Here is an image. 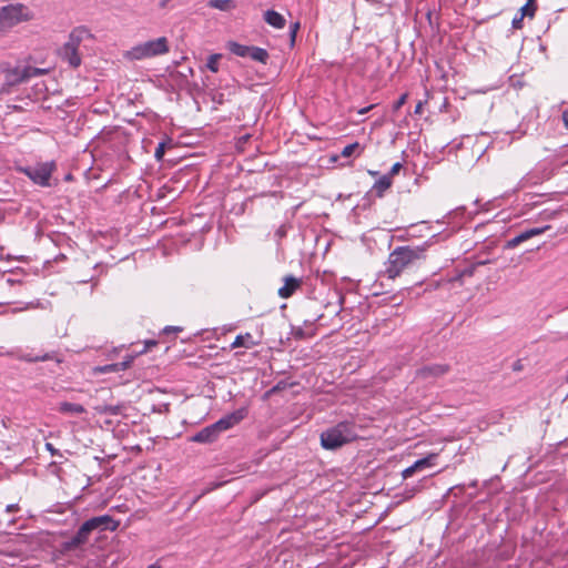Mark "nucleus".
Instances as JSON below:
<instances>
[{
  "label": "nucleus",
  "mask_w": 568,
  "mask_h": 568,
  "mask_svg": "<svg viewBox=\"0 0 568 568\" xmlns=\"http://www.w3.org/2000/svg\"><path fill=\"white\" fill-rule=\"evenodd\" d=\"M428 244L423 245H405L398 246L388 255L385 263V270L381 273V277L394 280L399 276L406 268L414 266L418 261L425 258Z\"/></svg>",
  "instance_id": "f257e3e1"
},
{
  "label": "nucleus",
  "mask_w": 568,
  "mask_h": 568,
  "mask_svg": "<svg viewBox=\"0 0 568 568\" xmlns=\"http://www.w3.org/2000/svg\"><path fill=\"white\" fill-rule=\"evenodd\" d=\"M247 408L241 407L223 417L215 423L202 428L200 432L190 437V440L199 444H212L217 440L222 432H225L240 424L247 416Z\"/></svg>",
  "instance_id": "f03ea898"
},
{
  "label": "nucleus",
  "mask_w": 568,
  "mask_h": 568,
  "mask_svg": "<svg viewBox=\"0 0 568 568\" xmlns=\"http://www.w3.org/2000/svg\"><path fill=\"white\" fill-rule=\"evenodd\" d=\"M358 437L356 425L351 420H343L321 433V445L326 450H336Z\"/></svg>",
  "instance_id": "7ed1b4c3"
},
{
  "label": "nucleus",
  "mask_w": 568,
  "mask_h": 568,
  "mask_svg": "<svg viewBox=\"0 0 568 568\" xmlns=\"http://www.w3.org/2000/svg\"><path fill=\"white\" fill-rule=\"evenodd\" d=\"M91 34L84 27H78L71 31L68 41L59 49V55L62 61L67 62L71 68L81 65L82 59L79 53L81 42Z\"/></svg>",
  "instance_id": "20e7f679"
},
{
  "label": "nucleus",
  "mask_w": 568,
  "mask_h": 568,
  "mask_svg": "<svg viewBox=\"0 0 568 568\" xmlns=\"http://www.w3.org/2000/svg\"><path fill=\"white\" fill-rule=\"evenodd\" d=\"M32 12L23 3H9L0 8V34L14 26L32 19Z\"/></svg>",
  "instance_id": "39448f33"
},
{
  "label": "nucleus",
  "mask_w": 568,
  "mask_h": 568,
  "mask_svg": "<svg viewBox=\"0 0 568 568\" xmlns=\"http://www.w3.org/2000/svg\"><path fill=\"white\" fill-rule=\"evenodd\" d=\"M169 52V42L165 37L145 41L134 45L128 51V57L132 60H143L162 55Z\"/></svg>",
  "instance_id": "423d86ee"
},
{
  "label": "nucleus",
  "mask_w": 568,
  "mask_h": 568,
  "mask_svg": "<svg viewBox=\"0 0 568 568\" xmlns=\"http://www.w3.org/2000/svg\"><path fill=\"white\" fill-rule=\"evenodd\" d=\"M18 170L28 176L34 184L48 187L51 185L50 180L53 171L55 170V163L53 161L41 162L34 165L20 166Z\"/></svg>",
  "instance_id": "0eeeda50"
},
{
  "label": "nucleus",
  "mask_w": 568,
  "mask_h": 568,
  "mask_svg": "<svg viewBox=\"0 0 568 568\" xmlns=\"http://www.w3.org/2000/svg\"><path fill=\"white\" fill-rule=\"evenodd\" d=\"M6 84L17 85L28 81L33 77H39L45 73L44 69H39L30 65L18 64L12 68L3 69Z\"/></svg>",
  "instance_id": "6e6552de"
},
{
  "label": "nucleus",
  "mask_w": 568,
  "mask_h": 568,
  "mask_svg": "<svg viewBox=\"0 0 568 568\" xmlns=\"http://www.w3.org/2000/svg\"><path fill=\"white\" fill-rule=\"evenodd\" d=\"M94 530L91 529L88 521L85 520L77 530L73 537L63 542V548L65 550H73L79 548L80 546L87 544L91 534Z\"/></svg>",
  "instance_id": "1a4fd4ad"
},
{
  "label": "nucleus",
  "mask_w": 568,
  "mask_h": 568,
  "mask_svg": "<svg viewBox=\"0 0 568 568\" xmlns=\"http://www.w3.org/2000/svg\"><path fill=\"white\" fill-rule=\"evenodd\" d=\"M87 521L92 530H94V531L97 530L99 532L106 531V530L115 531L120 525V521L115 520L110 515L92 517V518L88 519Z\"/></svg>",
  "instance_id": "9d476101"
},
{
  "label": "nucleus",
  "mask_w": 568,
  "mask_h": 568,
  "mask_svg": "<svg viewBox=\"0 0 568 568\" xmlns=\"http://www.w3.org/2000/svg\"><path fill=\"white\" fill-rule=\"evenodd\" d=\"M436 459L437 454H429L426 457L416 460L412 466L405 468L402 471L403 478L407 479L412 477L415 473L433 467L435 465Z\"/></svg>",
  "instance_id": "9b49d317"
},
{
  "label": "nucleus",
  "mask_w": 568,
  "mask_h": 568,
  "mask_svg": "<svg viewBox=\"0 0 568 568\" xmlns=\"http://www.w3.org/2000/svg\"><path fill=\"white\" fill-rule=\"evenodd\" d=\"M133 359L134 356L130 355L122 362L97 366L93 368V372L94 374H109L126 371L131 366Z\"/></svg>",
  "instance_id": "f8f14e48"
},
{
  "label": "nucleus",
  "mask_w": 568,
  "mask_h": 568,
  "mask_svg": "<svg viewBox=\"0 0 568 568\" xmlns=\"http://www.w3.org/2000/svg\"><path fill=\"white\" fill-rule=\"evenodd\" d=\"M283 281V286L278 288V295L282 298L291 297L302 285V280L293 275L284 276Z\"/></svg>",
  "instance_id": "ddd939ff"
},
{
  "label": "nucleus",
  "mask_w": 568,
  "mask_h": 568,
  "mask_svg": "<svg viewBox=\"0 0 568 568\" xmlns=\"http://www.w3.org/2000/svg\"><path fill=\"white\" fill-rule=\"evenodd\" d=\"M263 17L265 22L275 29H283L286 24L285 18L275 10H266Z\"/></svg>",
  "instance_id": "4468645a"
},
{
  "label": "nucleus",
  "mask_w": 568,
  "mask_h": 568,
  "mask_svg": "<svg viewBox=\"0 0 568 568\" xmlns=\"http://www.w3.org/2000/svg\"><path fill=\"white\" fill-rule=\"evenodd\" d=\"M258 344L257 341L253 338L251 333L240 334L235 337L234 342L231 344V348L244 347L252 348Z\"/></svg>",
  "instance_id": "2eb2a0df"
},
{
  "label": "nucleus",
  "mask_w": 568,
  "mask_h": 568,
  "mask_svg": "<svg viewBox=\"0 0 568 568\" xmlns=\"http://www.w3.org/2000/svg\"><path fill=\"white\" fill-rule=\"evenodd\" d=\"M20 359L27 363H36V362H45V361H57L60 363L61 361L58 358V354L55 352H47L41 355H31V354H23L20 356Z\"/></svg>",
  "instance_id": "dca6fc26"
},
{
  "label": "nucleus",
  "mask_w": 568,
  "mask_h": 568,
  "mask_svg": "<svg viewBox=\"0 0 568 568\" xmlns=\"http://www.w3.org/2000/svg\"><path fill=\"white\" fill-rule=\"evenodd\" d=\"M448 371H449L448 365L433 364V365L424 366L419 371V374L424 377H428V376L437 377V376H442V375L446 374Z\"/></svg>",
  "instance_id": "f3484780"
},
{
  "label": "nucleus",
  "mask_w": 568,
  "mask_h": 568,
  "mask_svg": "<svg viewBox=\"0 0 568 568\" xmlns=\"http://www.w3.org/2000/svg\"><path fill=\"white\" fill-rule=\"evenodd\" d=\"M58 412L64 415H81L85 413L84 406L81 404L62 402L58 406Z\"/></svg>",
  "instance_id": "a211bd4d"
},
{
  "label": "nucleus",
  "mask_w": 568,
  "mask_h": 568,
  "mask_svg": "<svg viewBox=\"0 0 568 568\" xmlns=\"http://www.w3.org/2000/svg\"><path fill=\"white\" fill-rule=\"evenodd\" d=\"M393 180L389 175H383L381 176L373 186V191L375 192L376 196L383 197L384 193L392 186Z\"/></svg>",
  "instance_id": "6ab92c4d"
},
{
  "label": "nucleus",
  "mask_w": 568,
  "mask_h": 568,
  "mask_svg": "<svg viewBox=\"0 0 568 568\" xmlns=\"http://www.w3.org/2000/svg\"><path fill=\"white\" fill-rule=\"evenodd\" d=\"M207 6L220 11L229 12L236 8L234 0H209Z\"/></svg>",
  "instance_id": "aec40b11"
},
{
  "label": "nucleus",
  "mask_w": 568,
  "mask_h": 568,
  "mask_svg": "<svg viewBox=\"0 0 568 568\" xmlns=\"http://www.w3.org/2000/svg\"><path fill=\"white\" fill-rule=\"evenodd\" d=\"M95 410L100 415H111V416H118L122 415L124 410V406L119 405H99L95 407Z\"/></svg>",
  "instance_id": "412c9836"
},
{
  "label": "nucleus",
  "mask_w": 568,
  "mask_h": 568,
  "mask_svg": "<svg viewBox=\"0 0 568 568\" xmlns=\"http://www.w3.org/2000/svg\"><path fill=\"white\" fill-rule=\"evenodd\" d=\"M550 226L549 225H545L542 227H532V229H528L524 232H520L518 234V237L519 240L521 241V243L528 241L529 239L534 237V236H537V235H540L542 234L544 232H546L547 230H549Z\"/></svg>",
  "instance_id": "4be33fe9"
},
{
  "label": "nucleus",
  "mask_w": 568,
  "mask_h": 568,
  "mask_svg": "<svg viewBox=\"0 0 568 568\" xmlns=\"http://www.w3.org/2000/svg\"><path fill=\"white\" fill-rule=\"evenodd\" d=\"M250 45H244V44H240L237 42H234V41H230L227 43V49L235 55L237 57H241V58H245V57H248V53H250Z\"/></svg>",
  "instance_id": "5701e85b"
},
{
  "label": "nucleus",
  "mask_w": 568,
  "mask_h": 568,
  "mask_svg": "<svg viewBox=\"0 0 568 568\" xmlns=\"http://www.w3.org/2000/svg\"><path fill=\"white\" fill-rule=\"evenodd\" d=\"M250 50L251 51L248 53V57L252 60L261 62V63H266L267 62L268 52L265 49L258 48V47H251Z\"/></svg>",
  "instance_id": "b1692460"
},
{
  "label": "nucleus",
  "mask_w": 568,
  "mask_h": 568,
  "mask_svg": "<svg viewBox=\"0 0 568 568\" xmlns=\"http://www.w3.org/2000/svg\"><path fill=\"white\" fill-rule=\"evenodd\" d=\"M221 59H222V54L221 53H213V54H211L207 58L206 68L211 72H213V73L219 72V62H220Z\"/></svg>",
  "instance_id": "393cba45"
},
{
  "label": "nucleus",
  "mask_w": 568,
  "mask_h": 568,
  "mask_svg": "<svg viewBox=\"0 0 568 568\" xmlns=\"http://www.w3.org/2000/svg\"><path fill=\"white\" fill-rule=\"evenodd\" d=\"M536 11V3L535 0H527L526 4L521 7L520 14L523 17H530L532 18L535 16Z\"/></svg>",
  "instance_id": "a878e982"
},
{
  "label": "nucleus",
  "mask_w": 568,
  "mask_h": 568,
  "mask_svg": "<svg viewBox=\"0 0 568 568\" xmlns=\"http://www.w3.org/2000/svg\"><path fill=\"white\" fill-rule=\"evenodd\" d=\"M301 28V24L298 21L291 23L290 26V45L293 48L295 45L296 34Z\"/></svg>",
  "instance_id": "bb28decb"
},
{
  "label": "nucleus",
  "mask_w": 568,
  "mask_h": 568,
  "mask_svg": "<svg viewBox=\"0 0 568 568\" xmlns=\"http://www.w3.org/2000/svg\"><path fill=\"white\" fill-rule=\"evenodd\" d=\"M358 148L359 144L357 142L348 144L343 148L341 155L344 158H351Z\"/></svg>",
  "instance_id": "cd10ccee"
},
{
  "label": "nucleus",
  "mask_w": 568,
  "mask_h": 568,
  "mask_svg": "<svg viewBox=\"0 0 568 568\" xmlns=\"http://www.w3.org/2000/svg\"><path fill=\"white\" fill-rule=\"evenodd\" d=\"M558 213H559L558 210L546 209L540 212V219L544 221L552 220L557 216Z\"/></svg>",
  "instance_id": "c85d7f7f"
},
{
  "label": "nucleus",
  "mask_w": 568,
  "mask_h": 568,
  "mask_svg": "<svg viewBox=\"0 0 568 568\" xmlns=\"http://www.w3.org/2000/svg\"><path fill=\"white\" fill-rule=\"evenodd\" d=\"M407 100V93L402 94L393 104V110L398 111Z\"/></svg>",
  "instance_id": "c756f323"
},
{
  "label": "nucleus",
  "mask_w": 568,
  "mask_h": 568,
  "mask_svg": "<svg viewBox=\"0 0 568 568\" xmlns=\"http://www.w3.org/2000/svg\"><path fill=\"white\" fill-rule=\"evenodd\" d=\"M519 244H521V241L519 240L518 235H516L515 237H513L506 242L505 248L511 250V248L517 247Z\"/></svg>",
  "instance_id": "7c9ffc66"
},
{
  "label": "nucleus",
  "mask_w": 568,
  "mask_h": 568,
  "mask_svg": "<svg viewBox=\"0 0 568 568\" xmlns=\"http://www.w3.org/2000/svg\"><path fill=\"white\" fill-rule=\"evenodd\" d=\"M164 152H165V143L161 142V143H159L158 148L155 149V153H154L155 159L162 160V158L164 156Z\"/></svg>",
  "instance_id": "2f4dec72"
},
{
  "label": "nucleus",
  "mask_w": 568,
  "mask_h": 568,
  "mask_svg": "<svg viewBox=\"0 0 568 568\" xmlns=\"http://www.w3.org/2000/svg\"><path fill=\"white\" fill-rule=\"evenodd\" d=\"M525 17H523L521 14L520 16H516L514 19H513V22H511V26L514 29H520L523 27V20H524Z\"/></svg>",
  "instance_id": "473e14b6"
},
{
  "label": "nucleus",
  "mask_w": 568,
  "mask_h": 568,
  "mask_svg": "<svg viewBox=\"0 0 568 568\" xmlns=\"http://www.w3.org/2000/svg\"><path fill=\"white\" fill-rule=\"evenodd\" d=\"M402 168H403L402 163L396 162L395 164H393V166L387 175H389L392 179L393 175L397 174Z\"/></svg>",
  "instance_id": "72a5a7b5"
},
{
  "label": "nucleus",
  "mask_w": 568,
  "mask_h": 568,
  "mask_svg": "<svg viewBox=\"0 0 568 568\" xmlns=\"http://www.w3.org/2000/svg\"><path fill=\"white\" fill-rule=\"evenodd\" d=\"M474 271H475V266H474V265L468 266V267H466V268L462 272L460 277H463V276H473Z\"/></svg>",
  "instance_id": "f704fd0d"
},
{
  "label": "nucleus",
  "mask_w": 568,
  "mask_h": 568,
  "mask_svg": "<svg viewBox=\"0 0 568 568\" xmlns=\"http://www.w3.org/2000/svg\"><path fill=\"white\" fill-rule=\"evenodd\" d=\"M37 306H38V303L29 302V303H27L23 307L16 308L13 312L23 311V310H29V308H36Z\"/></svg>",
  "instance_id": "c9c22d12"
},
{
  "label": "nucleus",
  "mask_w": 568,
  "mask_h": 568,
  "mask_svg": "<svg viewBox=\"0 0 568 568\" xmlns=\"http://www.w3.org/2000/svg\"><path fill=\"white\" fill-rule=\"evenodd\" d=\"M156 345V341L154 339H148L145 341V345H144V348L141 351V353H144L146 352L148 349H150L152 346Z\"/></svg>",
  "instance_id": "e433bc0d"
},
{
  "label": "nucleus",
  "mask_w": 568,
  "mask_h": 568,
  "mask_svg": "<svg viewBox=\"0 0 568 568\" xmlns=\"http://www.w3.org/2000/svg\"><path fill=\"white\" fill-rule=\"evenodd\" d=\"M19 510V505L18 504H10L6 507V511L7 513H16Z\"/></svg>",
  "instance_id": "4c0bfd02"
},
{
  "label": "nucleus",
  "mask_w": 568,
  "mask_h": 568,
  "mask_svg": "<svg viewBox=\"0 0 568 568\" xmlns=\"http://www.w3.org/2000/svg\"><path fill=\"white\" fill-rule=\"evenodd\" d=\"M180 331H181V327H178V326H166L163 329L164 333L180 332Z\"/></svg>",
  "instance_id": "58836bf2"
},
{
  "label": "nucleus",
  "mask_w": 568,
  "mask_h": 568,
  "mask_svg": "<svg viewBox=\"0 0 568 568\" xmlns=\"http://www.w3.org/2000/svg\"><path fill=\"white\" fill-rule=\"evenodd\" d=\"M562 121L565 123V126L568 129V110H565L562 112Z\"/></svg>",
  "instance_id": "ea45409f"
},
{
  "label": "nucleus",
  "mask_w": 568,
  "mask_h": 568,
  "mask_svg": "<svg viewBox=\"0 0 568 568\" xmlns=\"http://www.w3.org/2000/svg\"><path fill=\"white\" fill-rule=\"evenodd\" d=\"M521 367H523V366H521L520 361H517V362H515V363H514V366H513L514 371H520V369H521Z\"/></svg>",
  "instance_id": "a19ab883"
},
{
  "label": "nucleus",
  "mask_w": 568,
  "mask_h": 568,
  "mask_svg": "<svg viewBox=\"0 0 568 568\" xmlns=\"http://www.w3.org/2000/svg\"><path fill=\"white\" fill-rule=\"evenodd\" d=\"M172 0H161L159 6L160 8H165Z\"/></svg>",
  "instance_id": "79ce46f5"
},
{
  "label": "nucleus",
  "mask_w": 568,
  "mask_h": 568,
  "mask_svg": "<svg viewBox=\"0 0 568 568\" xmlns=\"http://www.w3.org/2000/svg\"><path fill=\"white\" fill-rule=\"evenodd\" d=\"M422 106H423L422 102H418L417 105L415 106V113H420Z\"/></svg>",
  "instance_id": "37998d69"
},
{
  "label": "nucleus",
  "mask_w": 568,
  "mask_h": 568,
  "mask_svg": "<svg viewBox=\"0 0 568 568\" xmlns=\"http://www.w3.org/2000/svg\"><path fill=\"white\" fill-rule=\"evenodd\" d=\"M47 448L52 453L54 454L55 453V449L53 448V446L51 444H47Z\"/></svg>",
  "instance_id": "c03bdc74"
},
{
  "label": "nucleus",
  "mask_w": 568,
  "mask_h": 568,
  "mask_svg": "<svg viewBox=\"0 0 568 568\" xmlns=\"http://www.w3.org/2000/svg\"><path fill=\"white\" fill-rule=\"evenodd\" d=\"M148 568H161V566L158 562H155L150 565Z\"/></svg>",
  "instance_id": "a18cd8bd"
},
{
  "label": "nucleus",
  "mask_w": 568,
  "mask_h": 568,
  "mask_svg": "<svg viewBox=\"0 0 568 568\" xmlns=\"http://www.w3.org/2000/svg\"><path fill=\"white\" fill-rule=\"evenodd\" d=\"M4 355H11V353L10 352H2V351H0V356H4Z\"/></svg>",
  "instance_id": "49530a36"
},
{
  "label": "nucleus",
  "mask_w": 568,
  "mask_h": 568,
  "mask_svg": "<svg viewBox=\"0 0 568 568\" xmlns=\"http://www.w3.org/2000/svg\"><path fill=\"white\" fill-rule=\"evenodd\" d=\"M368 110H369V108H365V109L361 110V111H359V113L364 114V113H366Z\"/></svg>",
  "instance_id": "de8ad7c7"
},
{
  "label": "nucleus",
  "mask_w": 568,
  "mask_h": 568,
  "mask_svg": "<svg viewBox=\"0 0 568 568\" xmlns=\"http://www.w3.org/2000/svg\"><path fill=\"white\" fill-rule=\"evenodd\" d=\"M6 554H7V555H9V556H13V557H17V556H18V554H17V552H6Z\"/></svg>",
  "instance_id": "09e8293b"
},
{
  "label": "nucleus",
  "mask_w": 568,
  "mask_h": 568,
  "mask_svg": "<svg viewBox=\"0 0 568 568\" xmlns=\"http://www.w3.org/2000/svg\"><path fill=\"white\" fill-rule=\"evenodd\" d=\"M470 486H471V487H476V486H477V480L471 481V483H470Z\"/></svg>",
  "instance_id": "8fccbe9b"
},
{
  "label": "nucleus",
  "mask_w": 568,
  "mask_h": 568,
  "mask_svg": "<svg viewBox=\"0 0 568 568\" xmlns=\"http://www.w3.org/2000/svg\"><path fill=\"white\" fill-rule=\"evenodd\" d=\"M302 334H303L302 328H298L297 335L302 336Z\"/></svg>",
  "instance_id": "3c124183"
}]
</instances>
